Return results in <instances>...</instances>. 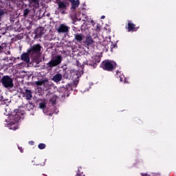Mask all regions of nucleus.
I'll return each mask as SVG.
<instances>
[{
	"mask_svg": "<svg viewBox=\"0 0 176 176\" xmlns=\"http://www.w3.org/2000/svg\"><path fill=\"white\" fill-rule=\"evenodd\" d=\"M139 27H135V24H133V31H137L138 30Z\"/></svg>",
	"mask_w": 176,
	"mask_h": 176,
	"instance_id": "29",
	"label": "nucleus"
},
{
	"mask_svg": "<svg viewBox=\"0 0 176 176\" xmlns=\"http://www.w3.org/2000/svg\"><path fill=\"white\" fill-rule=\"evenodd\" d=\"M69 2H70L72 5V7L70 8L72 12H75L76 8H78L79 5H80V1H79V0H69Z\"/></svg>",
	"mask_w": 176,
	"mask_h": 176,
	"instance_id": "8",
	"label": "nucleus"
},
{
	"mask_svg": "<svg viewBox=\"0 0 176 176\" xmlns=\"http://www.w3.org/2000/svg\"><path fill=\"white\" fill-rule=\"evenodd\" d=\"M30 2H32V3H39L38 0H29Z\"/></svg>",
	"mask_w": 176,
	"mask_h": 176,
	"instance_id": "28",
	"label": "nucleus"
},
{
	"mask_svg": "<svg viewBox=\"0 0 176 176\" xmlns=\"http://www.w3.org/2000/svg\"><path fill=\"white\" fill-rule=\"evenodd\" d=\"M100 68H102L104 71L112 72L116 68V63L111 60H104L101 63Z\"/></svg>",
	"mask_w": 176,
	"mask_h": 176,
	"instance_id": "3",
	"label": "nucleus"
},
{
	"mask_svg": "<svg viewBox=\"0 0 176 176\" xmlns=\"http://www.w3.org/2000/svg\"><path fill=\"white\" fill-rule=\"evenodd\" d=\"M52 80L55 82V83H58V82L63 80V74H56L52 77Z\"/></svg>",
	"mask_w": 176,
	"mask_h": 176,
	"instance_id": "14",
	"label": "nucleus"
},
{
	"mask_svg": "<svg viewBox=\"0 0 176 176\" xmlns=\"http://www.w3.org/2000/svg\"><path fill=\"white\" fill-rule=\"evenodd\" d=\"M68 6H69V2L67 1H58V9L61 12V14H65V10H67V8H68Z\"/></svg>",
	"mask_w": 176,
	"mask_h": 176,
	"instance_id": "6",
	"label": "nucleus"
},
{
	"mask_svg": "<svg viewBox=\"0 0 176 176\" xmlns=\"http://www.w3.org/2000/svg\"><path fill=\"white\" fill-rule=\"evenodd\" d=\"M34 107H35L34 104L31 102H29V104H26L25 109H27V111H31V109H34Z\"/></svg>",
	"mask_w": 176,
	"mask_h": 176,
	"instance_id": "19",
	"label": "nucleus"
},
{
	"mask_svg": "<svg viewBox=\"0 0 176 176\" xmlns=\"http://www.w3.org/2000/svg\"><path fill=\"white\" fill-rule=\"evenodd\" d=\"M30 57H31V55L30 53H28V52H27L26 53H23L21 55V60L28 64L30 63Z\"/></svg>",
	"mask_w": 176,
	"mask_h": 176,
	"instance_id": "11",
	"label": "nucleus"
},
{
	"mask_svg": "<svg viewBox=\"0 0 176 176\" xmlns=\"http://www.w3.org/2000/svg\"><path fill=\"white\" fill-rule=\"evenodd\" d=\"M2 104V100H0V105Z\"/></svg>",
	"mask_w": 176,
	"mask_h": 176,
	"instance_id": "37",
	"label": "nucleus"
},
{
	"mask_svg": "<svg viewBox=\"0 0 176 176\" xmlns=\"http://www.w3.org/2000/svg\"><path fill=\"white\" fill-rule=\"evenodd\" d=\"M118 74H119V72H117V75H118Z\"/></svg>",
	"mask_w": 176,
	"mask_h": 176,
	"instance_id": "39",
	"label": "nucleus"
},
{
	"mask_svg": "<svg viewBox=\"0 0 176 176\" xmlns=\"http://www.w3.org/2000/svg\"><path fill=\"white\" fill-rule=\"evenodd\" d=\"M126 30L128 32H131L133 31V23L131 21H127V24L126 25Z\"/></svg>",
	"mask_w": 176,
	"mask_h": 176,
	"instance_id": "18",
	"label": "nucleus"
},
{
	"mask_svg": "<svg viewBox=\"0 0 176 176\" xmlns=\"http://www.w3.org/2000/svg\"><path fill=\"white\" fill-rule=\"evenodd\" d=\"M78 83H79V81L78 80L74 81V87H76L78 86Z\"/></svg>",
	"mask_w": 176,
	"mask_h": 176,
	"instance_id": "31",
	"label": "nucleus"
},
{
	"mask_svg": "<svg viewBox=\"0 0 176 176\" xmlns=\"http://www.w3.org/2000/svg\"><path fill=\"white\" fill-rule=\"evenodd\" d=\"M58 91L60 93V97H62V98L68 94V89L65 87H60L58 89Z\"/></svg>",
	"mask_w": 176,
	"mask_h": 176,
	"instance_id": "15",
	"label": "nucleus"
},
{
	"mask_svg": "<svg viewBox=\"0 0 176 176\" xmlns=\"http://www.w3.org/2000/svg\"><path fill=\"white\" fill-rule=\"evenodd\" d=\"M84 37L83 34H76L74 35V40L76 42L80 43H82V41H83Z\"/></svg>",
	"mask_w": 176,
	"mask_h": 176,
	"instance_id": "16",
	"label": "nucleus"
},
{
	"mask_svg": "<svg viewBox=\"0 0 176 176\" xmlns=\"http://www.w3.org/2000/svg\"><path fill=\"white\" fill-rule=\"evenodd\" d=\"M100 30H101V26L97 24L96 31H97V32H100Z\"/></svg>",
	"mask_w": 176,
	"mask_h": 176,
	"instance_id": "26",
	"label": "nucleus"
},
{
	"mask_svg": "<svg viewBox=\"0 0 176 176\" xmlns=\"http://www.w3.org/2000/svg\"><path fill=\"white\" fill-rule=\"evenodd\" d=\"M120 82H123L124 83H126V77H124V76L123 75L120 76Z\"/></svg>",
	"mask_w": 176,
	"mask_h": 176,
	"instance_id": "23",
	"label": "nucleus"
},
{
	"mask_svg": "<svg viewBox=\"0 0 176 176\" xmlns=\"http://www.w3.org/2000/svg\"><path fill=\"white\" fill-rule=\"evenodd\" d=\"M19 151L23 153V148L22 147H19Z\"/></svg>",
	"mask_w": 176,
	"mask_h": 176,
	"instance_id": "35",
	"label": "nucleus"
},
{
	"mask_svg": "<svg viewBox=\"0 0 176 176\" xmlns=\"http://www.w3.org/2000/svg\"><path fill=\"white\" fill-rule=\"evenodd\" d=\"M100 59L98 60L96 59H94L92 61L91 60H86L84 62V64L85 65H89L90 67H93L94 68H97V63H100Z\"/></svg>",
	"mask_w": 176,
	"mask_h": 176,
	"instance_id": "10",
	"label": "nucleus"
},
{
	"mask_svg": "<svg viewBox=\"0 0 176 176\" xmlns=\"http://www.w3.org/2000/svg\"><path fill=\"white\" fill-rule=\"evenodd\" d=\"M94 42V41L93 40V38L91 36H86L85 44L87 45V46H91Z\"/></svg>",
	"mask_w": 176,
	"mask_h": 176,
	"instance_id": "17",
	"label": "nucleus"
},
{
	"mask_svg": "<svg viewBox=\"0 0 176 176\" xmlns=\"http://www.w3.org/2000/svg\"><path fill=\"white\" fill-rule=\"evenodd\" d=\"M28 13H30V10L29 9H25L23 10V16L25 17H27V16H28Z\"/></svg>",
	"mask_w": 176,
	"mask_h": 176,
	"instance_id": "25",
	"label": "nucleus"
},
{
	"mask_svg": "<svg viewBox=\"0 0 176 176\" xmlns=\"http://www.w3.org/2000/svg\"><path fill=\"white\" fill-rule=\"evenodd\" d=\"M100 19H101L102 20H104V19H105V16L102 15V16L100 17Z\"/></svg>",
	"mask_w": 176,
	"mask_h": 176,
	"instance_id": "36",
	"label": "nucleus"
},
{
	"mask_svg": "<svg viewBox=\"0 0 176 176\" xmlns=\"http://www.w3.org/2000/svg\"><path fill=\"white\" fill-rule=\"evenodd\" d=\"M25 65V63H19V64L17 65V67H18L19 68H21V67H24Z\"/></svg>",
	"mask_w": 176,
	"mask_h": 176,
	"instance_id": "27",
	"label": "nucleus"
},
{
	"mask_svg": "<svg viewBox=\"0 0 176 176\" xmlns=\"http://www.w3.org/2000/svg\"><path fill=\"white\" fill-rule=\"evenodd\" d=\"M72 19H73V22H74V23H76V22H78V21H82V19L78 18V16H74V17L72 18Z\"/></svg>",
	"mask_w": 176,
	"mask_h": 176,
	"instance_id": "21",
	"label": "nucleus"
},
{
	"mask_svg": "<svg viewBox=\"0 0 176 176\" xmlns=\"http://www.w3.org/2000/svg\"><path fill=\"white\" fill-rule=\"evenodd\" d=\"M3 45L6 46V43H2V45H0V50H3Z\"/></svg>",
	"mask_w": 176,
	"mask_h": 176,
	"instance_id": "32",
	"label": "nucleus"
},
{
	"mask_svg": "<svg viewBox=\"0 0 176 176\" xmlns=\"http://www.w3.org/2000/svg\"><path fill=\"white\" fill-rule=\"evenodd\" d=\"M38 108H40V109H43V112H44V113H46L49 116H53V113H48L47 112V107H46V103H45V102H40L38 104Z\"/></svg>",
	"mask_w": 176,
	"mask_h": 176,
	"instance_id": "9",
	"label": "nucleus"
},
{
	"mask_svg": "<svg viewBox=\"0 0 176 176\" xmlns=\"http://www.w3.org/2000/svg\"><path fill=\"white\" fill-rule=\"evenodd\" d=\"M23 97L25 98V100H29L32 99V91L30 89H25L23 93Z\"/></svg>",
	"mask_w": 176,
	"mask_h": 176,
	"instance_id": "12",
	"label": "nucleus"
},
{
	"mask_svg": "<svg viewBox=\"0 0 176 176\" xmlns=\"http://www.w3.org/2000/svg\"><path fill=\"white\" fill-rule=\"evenodd\" d=\"M3 14H5V10H0V17L1 16H3Z\"/></svg>",
	"mask_w": 176,
	"mask_h": 176,
	"instance_id": "30",
	"label": "nucleus"
},
{
	"mask_svg": "<svg viewBox=\"0 0 176 176\" xmlns=\"http://www.w3.org/2000/svg\"><path fill=\"white\" fill-rule=\"evenodd\" d=\"M44 82L45 80H38L35 82V85H36V86H43Z\"/></svg>",
	"mask_w": 176,
	"mask_h": 176,
	"instance_id": "20",
	"label": "nucleus"
},
{
	"mask_svg": "<svg viewBox=\"0 0 176 176\" xmlns=\"http://www.w3.org/2000/svg\"><path fill=\"white\" fill-rule=\"evenodd\" d=\"M142 176H151V175L148 174V173H141Z\"/></svg>",
	"mask_w": 176,
	"mask_h": 176,
	"instance_id": "34",
	"label": "nucleus"
},
{
	"mask_svg": "<svg viewBox=\"0 0 176 176\" xmlns=\"http://www.w3.org/2000/svg\"><path fill=\"white\" fill-rule=\"evenodd\" d=\"M115 47H118V46H116V44H112V45H111V49H115Z\"/></svg>",
	"mask_w": 176,
	"mask_h": 176,
	"instance_id": "33",
	"label": "nucleus"
},
{
	"mask_svg": "<svg viewBox=\"0 0 176 176\" xmlns=\"http://www.w3.org/2000/svg\"><path fill=\"white\" fill-rule=\"evenodd\" d=\"M23 116H24V114L20 112L14 113L9 116L8 127H9L10 130H17L19 129L17 123H19V120L23 118Z\"/></svg>",
	"mask_w": 176,
	"mask_h": 176,
	"instance_id": "2",
	"label": "nucleus"
},
{
	"mask_svg": "<svg viewBox=\"0 0 176 176\" xmlns=\"http://www.w3.org/2000/svg\"><path fill=\"white\" fill-rule=\"evenodd\" d=\"M63 71H67V69H63Z\"/></svg>",
	"mask_w": 176,
	"mask_h": 176,
	"instance_id": "38",
	"label": "nucleus"
},
{
	"mask_svg": "<svg viewBox=\"0 0 176 176\" xmlns=\"http://www.w3.org/2000/svg\"><path fill=\"white\" fill-rule=\"evenodd\" d=\"M57 31L58 34H67V32H69V27L67 26L64 23H62L59 25Z\"/></svg>",
	"mask_w": 176,
	"mask_h": 176,
	"instance_id": "7",
	"label": "nucleus"
},
{
	"mask_svg": "<svg viewBox=\"0 0 176 176\" xmlns=\"http://www.w3.org/2000/svg\"><path fill=\"white\" fill-rule=\"evenodd\" d=\"M43 90L47 91V90H50L52 89V82H50L48 80H44V82L43 84Z\"/></svg>",
	"mask_w": 176,
	"mask_h": 176,
	"instance_id": "13",
	"label": "nucleus"
},
{
	"mask_svg": "<svg viewBox=\"0 0 176 176\" xmlns=\"http://www.w3.org/2000/svg\"><path fill=\"white\" fill-rule=\"evenodd\" d=\"M38 149H45V148H46V144L41 143L38 145Z\"/></svg>",
	"mask_w": 176,
	"mask_h": 176,
	"instance_id": "22",
	"label": "nucleus"
},
{
	"mask_svg": "<svg viewBox=\"0 0 176 176\" xmlns=\"http://www.w3.org/2000/svg\"><path fill=\"white\" fill-rule=\"evenodd\" d=\"M72 71H74V70L72 69V70H69L67 72H65V74H63L64 78H65L66 79H68V78H69L68 73L72 72Z\"/></svg>",
	"mask_w": 176,
	"mask_h": 176,
	"instance_id": "24",
	"label": "nucleus"
},
{
	"mask_svg": "<svg viewBox=\"0 0 176 176\" xmlns=\"http://www.w3.org/2000/svg\"><path fill=\"white\" fill-rule=\"evenodd\" d=\"M0 82L6 89H12L14 86V84H13V79L9 76H3Z\"/></svg>",
	"mask_w": 176,
	"mask_h": 176,
	"instance_id": "4",
	"label": "nucleus"
},
{
	"mask_svg": "<svg viewBox=\"0 0 176 176\" xmlns=\"http://www.w3.org/2000/svg\"><path fill=\"white\" fill-rule=\"evenodd\" d=\"M61 61H63V57L61 55H56L55 56L54 59H51L47 65L48 68H54V67H57V65H60Z\"/></svg>",
	"mask_w": 176,
	"mask_h": 176,
	"instance_id": "5",
	"label": "nucleus"
},
{
	"mask_svg": "<svg viewBox=\"0 0 176 176\" xmlns=\"http://www.w3.org/2000/svg\"><path fill=\"white\" fill-rule=\"evenodd\" d=\"M41 50H42V46L40 43L30 45V48L27 50V52L36 64L41 63Z\"/></svg>",
	"mask_w": 176,
	"mask_h": 176,
	"instance_id": "1",
	"label": "nucleus"
}]
</instances>
